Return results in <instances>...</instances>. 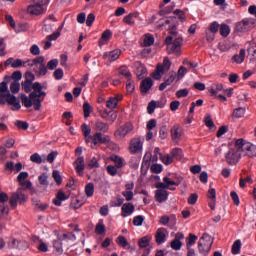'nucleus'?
Segmentation results:
<instances>
[{
	"mask_svg": "<svg viewBox=\"0 0 256 256\" xmlns=\"http://www.w3.org/2000/svg\"><path fill=\"white\" fill-rule=\"evenodd\" d=\"M149 241V237L144 236L139 240L138 245L141 247V249H145V247H149Z\"/></svg>",
	"mask_w": 256,
	"mask_h": 256,
	"instance_id": "50",
	"label": "nucleus"
},
{
	"mask_svg": "<svg viewBox=\"0 0 256 256\" xmlns=\"http://www.w3.org/2000/svg\"><path fill=\"white\" fill-rule=\"evenodd\" d=\"M211 247H213V238L211 235L204 233L198 241V251L200 255L207 256L211 252Z\"/></svg>",
	"mask_w": 256,
	"mask_h": 256,
	"instance_id": "4",
	"label": "nucleus"
},
{
	"mask_svg": "<svg viewBox=\"0 0 256 256\" xmlns=\"http://www.w3.org/2000/svg\"><path fill=\"white\" fill-rule=\"evenodd\" d=\"M37 69L34 68V72L36 73V77H43L45 75H47V65L44 64H40L39 66H36Z\"/></svg>",
	"mask_w": 256,
	"mask_h": 256,
	"instance_id": "31",
	"label": "nucleus"
},
{
	"mask_svg": "<svg viewBox=\"0 0 256 256\" xmlns=\"http://www.w3.org/2000/svg\"><path fill=\"white\" fill-rule=\"evenodd\" d=\"M21 89V84L17 81H13L10 84V91L11 93H19V90Z\"/></svg>",
	"mask_w": 256,
	"mask_h": 256,
	"instance_id": "48",
	"label": "nucleus"
},
{
	"mask_svg": "<svg viewBox=\"0 0 256 256\" xmlns=\"http://www.w3.org/2000/svg\"><path fill=\"white\" fill-rule=\"evenodd\" d=\"M53 77L57 81H61V79H63V69L61 68L56 69L53 73Z\"/></svg>",
	"mask_w": 256,
	"mask_h": 256,
	"instance_id": "60",
	"label": "nucleus"
},
{
	"mask_svg": "<svg viewBox=\"0 0 256 256\" xmlns=\"http://www.w3.org/2000/svg\"><path fill=\"white\" fill-rule=\"evenodd\" d=\"M122 99H123V96L111 97L106 102V107H108V109H116L117 105H119V101H121Z\"/></svg>",
	"mask_w": 256,
	"mask_h": 256,
	"instance_id": "23",
	"label": "nucleus"
},
{
	"mask_svg": "<svg viewBox=\"0 0 256 256\" xmlns=\"http://www.w3.org/2000/svg\"><path fill=\"white\" fill-rule=\"evenodd\" d=\"M53 247L56 255H63V240H60L59 236L53 241Z\"/></svg>",
	"mask_w": 256,
	"mask_h": 256,
	"instance_id": "25",
	"label": "nucleus"
},
{
	"mask_svg": "<svg viewBox=\"0 0 256 256\" xmlns=\"http://www.w3.org/2000/svg\"><path fill=\"white\" fill-rule=\"evenodd\" d=\"M111 37H113V33L111 32V30H105L99 40L100 47L101 45H105L109 41V39H111Z\"/></svg>",
	"mask_w": 256,
	"mask_h": 256,
	"instance_id": "28",
	"label": "nucleus"
},
{
	"mask_svg": "<svg viewBox=\"0 0 256 256\" xmlns=\"http://www.w3.org/2000/svg\"><path fill=\"white\" fill-rule=\"evenodd\" d=\"M245 116V108L239 107L234 109L232 117H235V119H241V117Z\"/></svg>",
	"mask_w": 256,
	"mask_h": 256,
	"instance_id": "38",
	"label": "nucleus"
},
{
	"mask_svg": "<svg viewBox=\"0 0 256 256\" xmlns=\"http://www.w3.org/2000/svg\"><path fill=\"white\" fill-rule=\"evenodd\" d=\"M67 199H69V196H67L65 192L59 191L56 194L55 199H53V203L56 205V207H61L63 201H67Z\"/></svg>",
	"mask_w": 256,
	"mask_h": 256,
	"instance_id": "19",
	"label": "nucleus"
},
{
	"mask_svg": "<svg viewBox=\"0 0 256 256\" xmlns=\"http://www.w3.org/2000/svg\"><path fill=\"white\" fill-rule=\"evenodd\" d=\"M58 239L60 241H76L77 236L73 232H67L64 234H58Z\"/></svg>",
	"mask_w": 256,
	"mask_h": 256,
	"instance_id": "27",
	"label": "nucleus"
},
{
	"mask_svg": "<svg viewBox=\"0 0 256 256\" xmlns=\"http://www.w3.org/2000/svg\"><path fill=\"white\" fill-rule=\"evenodd\" d=\"M204 122L206 127H209L210 129H216L215 123L213 122L211 116H206Z\"/></svg>",
	"mask_w": 256,
	"mask_h": 256,
	"instance_id": "57",
	"label": "nucleus"
},
{
	"mask_svg": "<svg viewBox=\"0 0 256 256\" xmlns=\"http://www.w3.org/2000/svg\"><path fill=\"white\" fill-rule=\"evenodd\" d=\"M166 231L167 230L165 228L157 229L155 239H156V243L158 245H163V243H165V241L167 239V235H165Z\"/></svg>",
	"mask_w": 256,
	"mask_h": 256,
	"instance_id": "17",
	"label": "nucleus"
},
{
	"mask_svg": "<svg viewBox=\"0 0 256 256\" xmlns=\"http://www.w3.org/2000/svg\"><path fill=\"white\" fill-rule=\"evenodd\" d=\"M241 247H242V244L239 239L234 241L231 249L232 255H239V253H241Z\"/></svg>",
	"mask_w": 256,
	"mask_h": 256,
	"instance_id": "34",
	"label": "nucleus"
},
{
	"mask_svg": "<svg viewBox=\"0 0 256 256\" xmlns=\"http://www.w3.org/2000/svg\"><path fill=\"white\" fill-rule=\"evenodd\" d=\"M15 125L18 127V129H22V131H27L29 129V123L22 120H17Z\"/></svg>",
	"mask_w": 256,
	"mask_h": 256,
	"instance_id": "45",
	"label": "nucleus"
},
{
	"mask_svg": "<svg viewBox=\"0 0 256 256\" xmlns=\"http://www.w3.org/2000/svg\"><path fill=\"white\" fill-rule=\"evenodd\" d=\"M135 213V205L132 203H124L121 207V217H129Z\"/></svg>",
	"mask_w": 256,
	"mask_h": 256,
	"instance_id": "13",
	"label": "nucleus"
},
{
	"mask_svg": "<svg viewBox=\"0 0 256 256\" xmlns=\"http://www.w3.org/2000/svg\"><path fill=\"white\" fill-rule=\"evenodd\" d=\"M30 161L32 163H36L37 165H41V163H45V160L39 155V153H34L30 156Z\"/></svg>",
	"mask_w": 256,
	"mask_h": 256,
	"instance_id": "39",
	"label": "nucleus"
},
{
	"mask_svg": "<svg viewBox=\"0 0 256 256\" xmlns=\"http://www.w3.org/2000/svg\"><path fill=\"white\" fill-rule=\"evenodd\" d=\"M177 75L175 74V72H170L169 73V77L164 79V82L166 83V85H171L173 83V81H175Z\"/></svg>",
	"mask_w": 256,
	"mask_h": 256,
	"instance_id": "59",
	"label": "nucleus"
},
{
	"mask_svg": "<svg viewBox=\"0 0 256 256\" xmlns=\"http://www.w3.org/2000/svg\"><path fill=\"white\" fill-rule=\"evenodd\" d=\"M173 155H163L160 154V160L162 161V163H164V165H171V163H173Z\"/></svg>",
	"mask_w": 256,
	"mask_h": 256,
	"instance_id": "42",
	"label": "nucleus"
},
{
	"mask_svg": "<svg viewBox=\"0 0 256 256\" xmlns=\"http://www.w3.org/2000/svg\"><path fill=\"white\" fill-rule=\"evenodd\" d=\"M117 167L113 166V165H108L106 170L107 173H109L112 177H115V175H117Z\"/></svg>",
	"mask_w": 256,
	"mask_h": 256,
	"instance_id": "64",
	"label": "nucleus"
},
{
	"mask_svg": "<svg viewBox=\"0 0 256 256\" xmlns=\"http://www.w3.org/2000/svg\"><path fill=\"white\" fill-rule=\"evenodd\" d=\"M21 87L23 89V91H25L26 93H31V91H35V83L32 82H27L26 80H24L21 83Z\"/></svg>",
	"mask_w": 256,
	"mask_h": 256,
	"instance_id": "32",
	"label": "nucleus"
},
{
	"mask_svg": "<svg viewBox=\"0 0 256 256\" xmlns=\"http://www.w3.org/2000/svg\"><path fill=\"white\" fill-rule=\"evenodd\" d=\"M168 197L169 192H167L166 190H156L155 192V199L156 201H158V203H163L167 201Z\"/></svg>",
	"mask_w": 256,
	"mask_h": 256,
	"instance_id": "21",
	"label": "nucleus"
},
{
	"mask_svg": "<svg viewBox=\"0 0 256 256\" xmlns=\"http://www.w3.org/2000/svg\"><path fill=\"white\" fill-rule=\"evenodd\" d=\"M91 139L94 145H107V143H111V137L109 135L103 136L101 132H96Z\"/></svg>",
	"mask_w": 256,
	"mask_h": 256,
	"instance_id": "10",
	"label": "nucleus"
},
{
	"mask_svg": "<svg viewBox=\"0 0 256 256\" xmlns=\"http://www.w3.org/2000/svg\"><path fill=\"white\" fill-rule=\"evenodd\" d=\"M83 111H84V117L85 119H87V117L91 115V105L89 104V102H84Z\"/></svg>",
	"mask_w": 256,
	"mask_h": 256,
	"instance_id": "56",
	"label": "nucleus"
},
{
	"mask_svg": "<svg viewBox=\"0 0 256 256\" xmlns=\"http://www.w3.org/2000/svg\"><path fill=\"white\" fill-rule=\"evenodd\" d=\"M170 247L172 249H174V251H180L181 250V247H183V243L179 240H173L171 243H170Z\"/></svg>",
	"mask_w": 256,
	"mask_h": 256,
	"instance_id": "47",
	"label": "nucleus"
},
{
	"mask_svg": "<svg viewBox=\"0 0 256 256\" xmlns=\"http://www.w3.org/2000/svg\"><path fill=\"white\" fill-rule=\"evenodd\" d=\"M230 33H231V29L229 28V25L221 24L220 35H222V37H227Z\"/></svg>",
	"mask_w": 256,
	"mask_h": 256,
	"instance_id": "43",
	"label": "nucleus"
},
{
	"mask_svg": "<svg viewBox=\"0 0 256 256\" xmlns=\"http://www.w3.org/2000/svg\"><path fill=\"white\" fill-rule=\"evenodd\" d=\"M17 201H19V197L17 196V194H12V196L9 199V204L10 207H12V209H15L17 207Z\"/></svg>",
	"mask_w": 256,
	"mask_h": 256,
	"instance_id": "54",
	"label": "nucleus"
},
{
	"mask_svg": "<svg viewBox=\"0 0 256 256\" xmlns=\"http://www.w3.org/2000/svg\"><path fill=\"white\" fill-rule=\"evenodd\" d=\"M100 117H102V119H105L106 121H111V123L115 122V119H117V112L113 111V110H101L99 112Z\"/></svg>",
	"mask_w": 256,
	"mask_h": 256,
	"instance_id": "14",
	"label": "nucleus"
},
{
	"mask_svg": "<svg viewBox=\"0 0 256 256\" xmlns=\"http://www.w3.org/2000/svg\"><path fill=\"white\" fill-rule=\"evenodd\" d=\"M232 61H234V63H237L238 65H241V63L245 61V49H240L239 54H235L232 57Z\"/></svg>",
	"mask_w": 256,
	"mask_h": 256,
	"instance_id": "29",
	"label": "nucleus"
},
{
	"mask_svg": "<svg viewBox=\"0 0 256 256\" xmlns=\"http://www.w3.org/2000/svg\"><path fill=\"white\" fill-rule=\"evenodd\" d=\"M143 221H145V217L142 215L135 216L133 219V225H135V227H141V225H143Z\"/></svg>",
	"mask_w": 256,
	"mask_h": 256,
	"instance_id": "49",
	"label": "nucleus"
},
{
	"mask_svg": "<svg viewBox=\"0 0 256 256\" xmlns=\"http://www.w3.org/2000/svg\"><path fill=\"white\" fill-rule=\"evenodd\" d=\"M45 97H47V93L43 91V86L39 82L34 83V91L29 94V97L24 93L20 94L22 105H24L26 109L34 107V111L41 110V103L45 101Z\"/></svg>",
	"mask_w": 256,
	"mask_h": 256,
	"instance_id": "1",
	"label": "nucleus"
},
{
	"mask_svg": "<svg viewBox=\"0 0 256 256\" xmlns=\"http://www.w3.org/2000/svg\"><path fill=\"white\" fill-rule=\"evenodd\" d=\"M197 199H199V196L197 195V193H192L188 197V204L189 205H195V203H197Z\"/></svg>",
	"mask_w": 256,
	"mask_h": 256,
	"instance_id": "63",
	"label": "nucleus"
},
{
	"mask_svg": "<svg viewBox=\"0 0 256 256\" xmlns=\"http://www.w3.org/2000/svg\"><path fill=\"white\" fill-rule=\"evenodd\" d=\"M119 57H121V50L119 49L112 50L110 52H105L103 54V59H108L110 63H113V61H117Z\"/></svg>",
	"mask_w": 256,
	"mask_h": 256,
	"instance_id": "15",
	"label": "nucleus"
},
{
	"mask_svg": "<svg viewBox=\"0 0 256 256\" xmlns=\"http://www.w3.org/2000/svg\"><path fill=\"white\" fill-rule=\"evenodd\" d=\"M166 50L169 55H181V47L183 46V36H167L165 39Z\"/></svg>",
	"mask_w": 256,
	"mask_h": 256,
	"instance_id": "2",
	"label": "nucleus"
},
{
	"mask_svg": "<svg viewBox=\"0 0 256 256\" xmlns=\"http://www.w3.org/2000/svg\"><path fill=\"white\" fill-rule=\"evenodd\" d=\"M27 11L30 15H41V13H43V6L34 3L33 5L28 6Z\"/></svg>",
	"mask_w": 256,
	"mask_h": 256,
	"instance_id": "20",
	"label": "nucleus"
},
{
	"mask_svg": "<svg viewBox=\"0 0 256 256\" xmlns=\"http://www.w3.org/2000/svg\"><path fill=\"white\" fill-rule=\"evenodd\" d=\"M4 65L5 67H9V65H11L12 69H19L20 67H27V62L10 57L4 62Z\"/></svg>",
	"mask_w": 256,
	"mask_h": 256,
	"instance_id": "11",
	"label": "nucleus"
},
{
	"mask_svg": "<svg viewBox=\"0 0 256 256\" xmlns=\"http://www.w3.org/2000/svg\"><path fill=\"white\" fill-rule=\"evenodd\" d=\"M85 193L87 197H93L95 193V185L93 183H88L85 187Z\"/></svg>",
	"mask_w": 256,
	"mask_h": 256,
	"instance_id": "40",
	"label": "nucleus"
},
{
	"mask_svg": "<svg viewBox=\"0 0 256 256\" xmlns=\"http://www.w3.org/2000/svg\"><path fill=\"white\" fill-rule=\"evenodd\" d=\"M52 177L57 185H61V183H63V178L61 177L59 170H54L52 172Z\"/></svg>",
	"mask_w": 256,
	"mask_h": 256,
	"instance_id": "44",
	"label": "nucleus"
},
{
	"mask_svg": "<svg viewBox=\"0 0 256 256\" xmlns=\"http://www.w3.org/2000/svg\"><path fill=\"white\" fill-rule=\"evenodd\" d=\"M12 105V111H19L21 109V102L15 97V95L8 93H0V105Z\"/></svg>",
	"mask_w": 256,
	"mask_h": 256,
	"instance_id": "5",
	"label": "nucleus"
},
{
	"mask_svg": "<svg viewBox=\"0 0 256 256\" xmlns=\"http://www.w3.org/2000/svg\"><path fill=\"white\" fill-rule=\"evenodd\" d=\"M151 171L152 173H156V174H159L163 171V165L161 164H153L151 166Z\"/></svg>",
	"mask_w": 256,
	"mask_h": 256,
	"instance_id": "61",
	"label": "nucleus"
},
{
	"mask_svg": "<svg viewBox=\"0 0 256 256\" xmlns=\"http://www.w3.org/2000/svg\"><path fill=\"white\" fill-rule=\"evenodd\" d=\"M166 69L163 65H158L156 67V73L154 74V79L159 80L161 79V73H165Z\"/></svg>",
	"mask_w": 256,
	"mask_h": 256,
	"instance_id": "46",
	"label": "nucleus"
},
{
	"mask_svg": "<svg viewBox=\"0 0 256 256\" xmlns=\"http://www.w3.org/2000/svg\"><path fill=\"white\" fill-rule=\"evenodd\" d=\"M181 135H183V128L179 125H174L171 128V137L173 140L175 139H181Z\"/></svg>",
	"mask_w": 256,
	"mask_h": 256,
	"instance_id": "24",
	"label": "nucleus"
},
{
	"mask_svg": "<svg viewBox=\"0 0 256 256\" xmlns=\"http://www.w3.org/2000/svg\"><path fill=\"white\" fill-rule=\"evenodd\" d=\"M74 164L76 173H78L80 176H83V171H85V158L83 156L78 157Z\"/></svg>",
	"mask_w": 256,
	"mask_h": 256,
	"instance_id": "16",
	"label": "nucleus"
},
{
	"mask_svg": "<svg viewBox=\"0 0 256 256\" xmlns=\"http://www.w3.org/2000/svg\"><path fill=\"white\" fill-rule=\"evenodd\" d=\"M171 155L173 159H177V161H181V159H183V150L181 148H174L171 151Z\"/></svg>",
	"mask_w": 256,
	"mask_h": 256,
	"instance_id": "35",
	"label": "nucleus"
},
{
	"mask_svg": "<svg viewBox=\"0 0 256 256\" xmlns=\"http://www.w3.org/2000/svg\"><path fill=\"white\" fill-rule=\"evenodd\" d=\"M81 130L84 135V139L86 143H89V139H91V127L87 124H82Z\"/></svg>",
	"mask_w": 256,
	"mask_h": 256,
	"instance_id": "30",
	"label": "nucleus"
},
{
	"mask_svg": "<svg viewBox=\"0 0 256 256\" xmlns=\"http://www.w3.org/2000/svg\"><path fill=\"white\" fill-rule=\"evenodd\" d=\"M138 17H139V12H133L125 16L123 18V22L126 23V25L133 26L135 25V21Z\"/></svg>",
	"mask_w": 256,
	"mask_h": 256,
	"instance_id": "22",
	"label": "nucleus"
},
{
	"mask_svg": "<svg viewBox=\"0 0 256 256\" xmlns=\"http://www.w3.org/2000/svg\"><path fill=\"white\" fill-rule=\"evenodd\" d=\"M133 131V124L131 122H127L123 126H120L114 133L116 139H125L129 133Z\"/></svg>",
	"mask_w": 256,
	"mask_h": 256,
	"instance_id": "9",
	"label": "nucleus"
},
{
	"mask_svg": "<svg viewBox=\"0 0 256 256\" xmlns=\"http://www.w3.org/2000/svg\"><path fill=\"white\" fill-rule=\"evenodd\" d=\"M151 87H153V79L145 78L140 83V91L141 93H147Z\"/></svg>",
	"mask_w": 256,
	"mask_h": 256,
	"instance_id": "18",
	"label": "nucleus"
},
{
	"mask_svg": "<svg viewBox=\"0 0 256 256\" xmlns=\"http://www.w3.org/2000/svg\"><path fill=\"white\" fill-rule=\"evenodd\" d=\"M130 152L135 154L143 150V141L141 138H133L130 142Z\"/></svg>",
	"mask_w": 256,
	"mask_h": 256,
	"instance_id": "12",
	"label": "nucleus"
},
{
	"mask_svg": "<svg viewBox=\"0 0 256 256\" xmlns=\"http://www.w3.org/2000/svg\"><path fill=\"white\" fill-rule=\"evenodd\" d=\"M57 65H59V60L57 59H52L47 63V69H49V71H53L54 69H57Z\"/></svg>",
	"mask_w": 256,
	"mask_h": 256,
	"instance_id": "52",
	"label": "nucleus"
},
{
	"mask_svg": "<svg viewBox=\"0 0 256 256\" xmlns=\"http://www.w3.org/2000/svg\"><path fill=\"white\" fill-rule=\"evenodd\" d=\"M254 25L255 20L246 18L236 24L235 31L237 33H247V31L252 30Z\"/></svg>",
	"mask_w": 256,
	"mask_h": 256,
	"instance_id": "7",
	"label": "nucleus"
},
{
	"mask_svg": "<svg viewBox=\"0 0 256 256\" xmlns=\"http://www.w3.org/2000/svg\"><path fill=\"white\" fill-rule=\"evenodd\" d=\"M176 17H168L163 18L159 20V27H166L168 26V29L170 31V35H177V24H175Z\"/></svg>",
	"mask_w": 256,
	"mask_h": 256,
	"instance_id": "8",
	"label": "nucleus"
},
{
	"mask_svg": "<svg viewBox=\"0 0 256 256\" xmlns=\"http://www.w3.org/2000/svg\"><path fill=\"white\" fill-rule=\"evenodd\" d=\"M49 177L43 173L38 177V181L40 183V185H44V187H47L49 185V182L47 181Z\"/></svg>",
	"mask_w": 256,
	"mask_h": 256,
	"instance_id": "58",
	"label": "nucleus"
},
{
	"mask_svg": "<svg viewBox=\"0 0 256 256\" xmlns=\"http://www.w3.org/2000/svg\"><path fill=\"white\" fill-rule=\"evenodd\" d=\"M217 91H223V84H216L215 88L210 89L211 97H216L217 96Z\"/></svg>",
	"mask_w": 256,
	"mask_h": 256,
	"instance_id": "55",
	"label": "nucleus"
},
{
	"mask_svg": "<svg viewBox=\"0 0 256 256\" xmlns=\"http://www.w3.org/2000/svg\"><path fill=\"white\" fill-rule=\"evenodd\" d=\"M29 177V172H20L17 176L18 183H23Z\"/></svg>",
	"mask_w": 256,
	"mask_h": 256,
	"instance_id": "62",
	"label": "nucleus"
},
{
	"mask_svg": "<svg viewBox=\"0 0 256 256\" xmlns=\"http://www.w3.org/2000/svg\"><path fill=\"white\" fill-rule=\"evenodd\" d=\"M156 108H157V102H155V100H152L151 102H149L147 106L148 114L153 115V113H155Z\"/></svg>",
	"mask_w": 256,
	"mask_h": 256,
	"instance_id": "53",
	"label": "nucleus"
},
{
	"mask_svg": "<svg viewBox=\"0 0 256 256\" xmlns=\"http://www.w3.org/2000/svg\"><path fill=\"white\" fill-rule=\"evenodd\" d=\"M95 127L97 131H100L101 133H107L109 131V124L101 121H97Z\"/></svg>",
	"mask_w": 256,
	"mask_h": 256,
	"instance_id": "33",
	"label": "nucleus"
},
{
	"mask_svg": "<svg viewBox=\"0 0 256 256\" xmlns=\"http://www.w3.org/2000/svg\"><path fill=\"white\" fill-rule=\"evenodd\" d=\"M111 161L115 163L116 169H123L125 167V159L121 156H112Z\"/></svg>",
	"mask_w": 256,
	"mask_h": 256,
	"instance_id": "26",
	"label": "nucleus"
},
{
	"mask_svg": "<svg viewBox=\"0 0 256 256\" xmlns=\"http://www.w3.org/2000/svg\"><path fill=\"white\" fill-rule=\"evenodd\" d=\"M236 145H239L242 148V153H244L247 157H256V146L245 142L243 138L236 140Z\"/></svg>",
	"mask_w": 256,
	"mask_h": 256,
	"instance_id": "6",
	"label": "nucleus"
},
{
	"mask_svg": "<svg viewBox=\"0 0 256 256\" xmlns=\"http://www.w3.org/2000/svg\"><path fill=\"white\" fill-rule=\"evenodd\" d=\"M116 243L118 245H120V247H127V245H129V242L127 241V238H125V236H118Z\"/></svg>",
	"mask_w": 256,
	"mask_h": 256,
	"instance_id": "51",
	"label": "nucleus"
},
{
	"mask_svg": "<svg viewBox=\"0 0 256 256\" xmlns=\"http://www.w3.org/2000/svg\"><path fill=\"white\" fill-rule=\"evenodd\" d=\"M241 153L242 148L240 145H237L236 140L234 147L229 148V150L225 154L226 163H228V165H237L241 160Z\"/></svg>",
	"mask_w": 256,
	"mask_h": 256,
	"instance_id": "3",
	"label": "nucleus"
},
{
	"mask_svg": "<svg viewBox=\"0 0 256 256\" xmlns=\"http://www.w3.org/2000/svg\"><path fill=\"white\" fill-rule=\"evenodd\" d=\"M144 47H151L155 43V38L151 34H146L144 37Z\"/></svg>",
	"mask_w": 256,
	"mask_h": 256,
	"instance_id": "41",
	"label": "nucleus"
},
{
	"mask_svg": "<svg viewBox=\"0 0 256 256\" xmlns=\"http://www.w3.org/2000/svg\"><path fill=\"white\" fill-rule=\"evenodd\" d=\"M119 75H122L126 79H131V71H129V68L127 66H121L118 70Z\"/></svg>",
	"mask_w": 256,
	"mask_h": 256,
	"instance_id": "36",
	"label": "nucleus"
},
{
	"mask_svg": "<svg viewBox=\"0 0 256 256\" xmlns=\"http://www.w3.org/2000/svg\"><path fill=\"white\" fill-rule=\"evenodd\" d=\"M197 239V235L190 233L186 238V247H191L192 245H195V243H197Z\"/></svg>",
	"mask_w": 256,
	"mask_h": 256,
	"instance_id": "37",
	"label": "nucleus"
}]
</instances>
